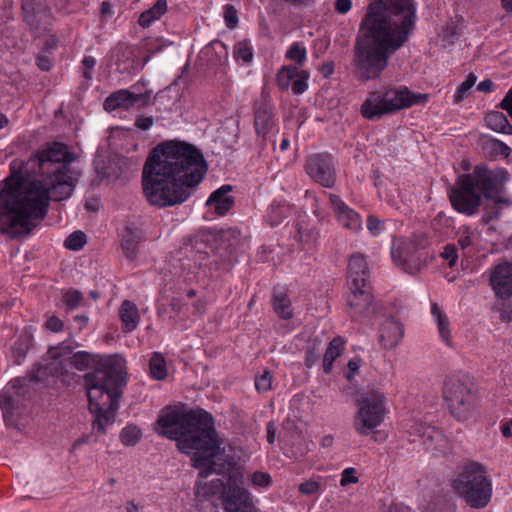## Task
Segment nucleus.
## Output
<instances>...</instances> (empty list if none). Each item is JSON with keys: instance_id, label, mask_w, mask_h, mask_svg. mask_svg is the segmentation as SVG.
<instances>
[{"instance_id": "nucleus-1", "label": "nucleus", "mask_w": 512, "mask_h": 512, "mask_svg": "<svg viewBox=\"0 0 512 512\" xmlns=\"http://www.w3.org/2000/svg\"><path fill=\"white\" fill-rule=\"evenodd\" d=\"M76 158L67 145L52 142L27 161L13 160L0 182V232L25 238L45 219L51 200L68 199L81 176L71 166Z\"/></svg>"}, {"instance_id": "nucleus-2", "label": "nucleus", "mask_w": 512, "mask_h": 512, "mask_svg": "<svg viewBox=\"0 0 512 512\" xmlns=\"http://www.w3.org/2000/svg\"><path fill=\"white\" fill-rule=\"evenodd\" d=\"M416 20L413 0H370L354 39V77L363 83L379 79L390 58L409 41Z\"/></svg>"}, {"instance_id": "nucleus-3", "label": "nucleus", "mask_w": 512, "mask_h": 512, "mask_svg": "<svg viewBox=\"0 0 512 512\" xmlns=\"http://www.w3.org/2000/svg\"><path fill=\"white\" fill-rule=\"evenodd\" d=\"M208 169L194 145L167 141L157 145L142 169V190L149 204L166 208L184 203L202 182Z\"/></svg>"}, {"instance_id": "nucleus-4", "label": "nucleus", "mask_w": 512, "mask_h": 512, "mask_svg": "<svg viewBox=\"0 0 512 512\" xmlns=\"http://www.w3.org/2000/svg\"><path fill=\"white\" fill-rule=\"evenodd\" d=\"M155 430L159 435L176 440L182 453L194 451L192 462L200 470L199 479H205L215 471L214 457L220 443L210 413L202 409L179 412L168 407L161 411Z\"/></svg>"}, {"instance_id": "nucleus-5", "label": "nucleus", "mask_w": 512, "mask_h": 512, "mask_svg": "<svg viewBox=\"0 0 512 512\" xmlns=\"http://www.w3.org/2000/svg\"><path fill=\"white\" fill-rule=\"evenodd\" d=\"M126 375L124 359L115 355L101 359L94 370L84 376L89 410L94 415V433L105 434L107 426L114 423Z\"/></svg>"}, {"instance_id": "nucleus-6", "label": "nucleus", "mask_w": 512, "mask_h": 512, "mask_svg": "<svg viewBox=\"0 0 512 512\" xmlns=\"http://www.w3.org/2000/svg\"><path fill=\"white\" fill-rule=\"evenodd\" d=\"M508 172L503 168L489 169L476 165L471 173L460 174L448 198L452 208L460 214L473 216L482 204V196L494 202L510 206L512 201L504 195Z\"/></svg>"}, {"instance_id": "nucleus-7", "label": "nucleus", "mask_w": 512, "mask_h": 512, "mask_svg": "<svg viewBox=\"0 0 512 512\" xmlns=\"http://www.w3.org/2000/svg\"><path fill=\"white\" fill-rule=\"evenodd\" d=\"M452 487L471 508L486 507L492 497V482L485 467L476 461H468L459 467Z\"/></svg>"}, {"instance_id": "nucleus-8", "label": "nucleus", "mask_w": 512, "mask_h": 512, "mask_svg": "<svg viewBox=\"0 0 512 512\" xmlns=\"http://www.w3.org/2000/svg\"><path fill=\"white\" fill-rule=\"evenodd\" d=\"M443 398L450 413L458 421L471 418L478 405V396L473 383L456 376L445 380Z\"/></svg>"}, {"instance_id": "nucleus-9", "label": "nucleus", "mask_w": 512, "mask_h": 512, "mask_svg": "<svg viewBox=\"0 0 512 512\" xmlns=\"http://www.w3.org/2000/svg\"><path fill=\"white\" fill-rule=\"evenodd\" d=\"M358 410L354 415L353 425L360 435L373 433L381 425L386 415L384 394L378 390H368L356 397Z\"/></svg>"}, {"instance_id": "nucleus-10", "label": "nucleus", "mask_w": 512, "mask_h": 512, "mask_svg": "<svg viewBox=\"0 0 512 512\" xmlns=\"http://www.w3.org/2000/svg\"><path fill=\"white\" fill-rule=\"evenodd\" d=\"M243 485L241 473H233L228 476L227 490L223 498L225 512H260L254 504L251 493Z\"/></svg>"}, {"instance_id": "nucleus-11", "label": "nucleus", "mask_w": 512, "mask_h": 512, "mask_svg": "<svg viewBox=\"0 0 512 512\" xmlns=\"http://www.w3.org/2000/svg\"><path fill=\"white\" fill-rule=\"evenodd\" d=\"M305 171L314 182L325 188H332L336 183L335 159L330 153H315L308 156Z\"/></svg>"}, {"instance_id": "nucleus-12", "label": "nucleus", "mask_w": 512, "mask_h": 512, "mask_svg": "<svg viewBox=\"0 0 512 512\" xmlns=\"http://www.w3.org/2000/svg\"><path fill=\"white\" fill-rule=\"evenodd\" d=\"M350 294L347 297V304L353 318L372 317L379 311L378 304L374 302L371 286L362 287L349 286Z\"/></svg>"}, {"instance_id": "nucleus-13", "label": "nucleus", "mask_w": 512, "mask_h": 512, "mask_svg": "<svg viewBox=\"0 0 512 512\" xmlns=\"http://www.w3.org/2000/svg\"><path fill=\"white\" fill-rule=\"evenodd\" d=\"M22 10L25 22L36 36L43 35L49 30L52 24V13L48 6L36 3L34 0H23Z\"/></svg>"}, {"instance_id": "nucleus-14", "label": "nucleus", "mask_w": 512, "mask_h": 512, "mask_svg": "<svg viewBox=\"0 0 512 512\" xmlns=\"http://www.w3.org/2000/svg\"><path fill=\"white\" fill-rule=\"evenodd\" d=\"M382 95L390 114L416 104L425 103L429 97L428 94L413 93L405 86L388 89Z\"/></svg>"}, {"instance_id": "nucleus-15", "label": "nucleus", "mask_w": 512, "mask_h": 512, "mask_svg": "<svg viewBox=\"0 0 512 512\" xmlns=\"http://www.w3.org/2000/svg\"><path fill=\"white\" fill-rule=\"evenodd\" d=\"M490 284L501 299H507L512 296V264H498L491 272Z\"/></svg>"}, {"instance_id": "nucleus-16", "label": "nucleus", "mask_w": 512, "mask_h": 512, "mask_svg": "<svg viewBox=\"0 0 512 512\" xmlns=\"http://www.w3.org/2000/svg\"><path fill=\"white\" fill-rule=\"evenodd\" d=\"M276 123L274 109L267 99L255 102L254 127L258 136L264 140Z\"/></svg>"}, {"instance_id": "nucleus-17", "label": "nucleus", "mask_w": 512, "mask_h": 512, "mask_svg": "<svg viewBox=\"0 0 512 512\" xmlns=\"http://www.w3.org/2000/svg\"><path fill=\"white\" fill-rule=\"evenodd\" d=\"M417 431L426 450L442 453L447 449L448 440L440 429L429 425H420Z\"/></svg>"}, {"instance_id": "nucleus-18", "label": "nucleus", "mask_w": 512, "mask_h": 512, "mask_svg": "<svg viewBox=\"0 0 512 512\" xmlns=\"http://www.w3.org/2000/svg\"><path fill=\"white\" fill-rule=\"evenodd\" d=\"M392 258L403 270L409 274H414L420 270V259L416 256V247L413 244H401L392 249Z\"/></svg>"}, {"instance_id": "nucleus-19", "label": "nucleus", "mask_w": 512, "mask_h": 512, "mask_svg": "<svg viewBox=\"0 0 512 512\" xmlns=\"http://www.w3.org/2000/svg\"><path fill=\"white\" fill-rule=\"evenodd\" d=\"M233 189L234 187L230 184L222 185L210 194L206 206L213 207L217 215L224 216L235 204V198L229 195Z\"/></svg>"}, {"instance_id": "nucleus-20", "label": "nucleus", "mask_w": 512, "mask_h": 512, "mask_svg": "<svg viewBox=\"0 0 512 512\" xmlns=\"http://www.w3.org/2000/svg\"><path fill=\"white\" fill-rule=\"evenodd\" d=\"M349 286L369 285V268L363 255L355 253L351 255L348 263Z\"/></svg>"}, {"instance_id": "nucleus-21", "label": "nucleus", "mask_w": 512, "mask_h": 512, "mask_svg": "<svg viewBox=\"0 0 512 512\" xmlns=\"http://www.w3.org/2000/svg\"><path fill=\"white\" fill-rule=\"evenodd\" d=\"M404 335V327L394 318L384 321L379 330V341L385 349H392L398 345Z\"/></svg>"}, {"instance_id": "nucleus-22", "label": "nucleus", "mask_w": 512, "mask_h": 512, "mask_svg": "<svg viewBox=\"0 0 512 512\" xmlns=\"http://www.w3.org/2000/svg\"><path fill=\"white\" fill-rule=\"evenodd\" d=\"M360 112L368 120H377L384 115L390 114L382 93L378 91L369 93L361 105Z\"/></svg>"}, {"instance_id": "nucleus-23", "label": "nucleus", "mask_w": 512, "mask_h": 512, "mask_svg": "<svg viewBox=\"0 0 512 512\" xmlns=\"http://www.w3.org/2000/svg\"><path fill=\"white\" fill-rule=\"evenodd\" d=\"M136 104V94L127 89L111 93L104 101L103 107L107 112L123 108L128 110Z\"/></svg>"}, {"instance_id": "nucleus-24", "label": "nucleus", "mask_w": 512, "mask_h": 512, "mask_svg": "<svg viewBox=\"0 0 512 512\" xmlns=\"http://www.w3.org/2000/svg\"><path fill=\"white\" fill-rule=\"evenodd\" d=\"M119 316L125 333L135 330L140 322V314L136 304L130 300H124L119 308Z\"/></svg>"}, {"instance_id": "nucleus-25", "label": "nucleus", "mask_w": 512, "mask_h": 512, "mask_svg": "<svg viewBox=\"0 0 512 512\" xmlns=\"http://www.w3.org/2000/svg\"><path fill=\"white\" fill-rule=\"evenodd\" d=\"M480 146L484 156L490 160H495L500 156L507 158L511 153L509 146L495 138L482 137Z\"/></svg>"}, {"instance_id": "nucleus-26", "label": "nucleus", "mask_w": 512, "mask_h": 512, "mask_svg": "<svg viewBox=\"0 0 512 512\" xmlns=\"http://www.w3.org/2000/svg\"><path fill=\"white\" fill-rule=\"evenodd\" d=\"M226 490L227 485L225 486V483L219 478L212 479L209 482L198 480L195 485V496L199 500H207L211 496L226 492Z\"/></svg>"}, {"instance_id": "nucleus-27", "label": "nucleus", "mask_w": 512, "mask_h": 512, "mask_svg": "<svg viewBox=\"0 0 512 512\" xmlns=\"http://www.w3.org/2000/svg\"><path fill=\"white\" fill-rule=\"evenodd\" d=\"M344 343L345 341L340 336L333 338L329 342L323 357V371L326 374L331 372L333 362L342 354L344 350Z\"/></svg>"}, {"instance_id": "nucleus-28", "label": "nucleus", "mask_w": 512, "mask_h": 512, "mask_svg": "<svg viewBox=\"0 0 512 512\" xmlns=\"http://www.w3.org/2000/svg\"><path fill=\"white\" fill-rule=\"evenodd\" d=\"M217 242L220 247L231 254L241 243V232L233 227L222 229L218 234Z\"/></svg>"}, {"instance_id": "nucleus-29", "label": "nucleus", "mask_w": 512, "mask_h": 512, "mask_svg": "<svg viewBox=\"0 0 512 512\" xmlns=\"http://www.w3.org/2000/svg\"><path fill=\"white\" fill-rule=\"evenodd\" d=\"M273 308L275 313L284 320H289L293 317L291 308V301L286 292L274 289L273 292Z\"/></svg>"}, {"instance_id": "nucleus-30", "label": "nucleus", "mask_w": 512, "mask_h": 512, "mask_svg": "<svg viewBox=\"0 0 512 512\" xmlns=\"http://www.w3.org/2000/svg\"><path fill=\"white\" fill-rule=\"evenodd\" d=\"M166 11L167 1L157 0L151 8L140 14L138 23L143 28L149 27L154 21L159 20Z\"/></svg>"}, {"instance_id": "nucleus-31", "label": "nucleus", "mask_w": 512, "mask_h": 512, "mask_svg": "<svg viewBox=\"0 0 512 512\" xmlns=\"http://www.w3.org/2000/svg\"><path fill=\"white\" fill-rule=\"evenodd\" d=\"M486 125L493 131L503 134H512V126L504 113L491 111L485 116Z\"/></svg>"}, {"instance_id": "nucleus-32", "label": "nucleus", "mask_w": 512, "mask_h": 512, "mask_svg": "<svg viewBox=\"0 0 512 512\" xmlns=\"http://www.w3.org/2000/svg\"><path fill=\"white\" fill-rule=\"evenodd\" d=\"M58 362H50L46 365L35 364L32 370L28 374V378L31 382H43L50 376H57L59 373Z\"/></svg>"}, {"instance_id": "nucleus-33", "label": "nucleus", "mask_w": 512, "mask_h": 512, "mask_svg": "<svg viewBox=\"0 0 512 512\" xmlns=\"http://www.w3.org/2000/svg\"><path fill=\"white\" fill-rule=\"evenodd\" d=\"M431 313L437 321L440 337L448 346H451L450 323L448 317L441 311L437 303H433L431 305Z\"/></svg>"}, {"instance_id": "nucleus-34", "label": "nucleus", "mask_w": 512, "mask_h": 512, "mask_svg": "<svg viewBox=\"0 0 512 512\" xmlns=\"http://www.w3.org/2000/svg\"><path fill=\"white\" fill-rule=\"evenodd\" d=\"M32 346V337L30 335H21L12 346V356L14 363L20 365L26 358L28 351Z\"/></svg>"}, {"instance_id": "nucleus-35", "label": "nucleus", "mask_w": 512, "mask_h": 512, "mask_svg": "<svg viewBox=\"0 0 512 512\" xmlns=\"http://www.w3.org/2000/svg\"><path fill=\"white\" fill-rule=\"evenodd\" d=\"M140 237L132 230L126 229L122 240V249L126 258L134 260L138 253Z\"/></svg>"}, {"instance_id": "nucleus-36", "label": "nucleus", "mask_w": 512, "mask_h": 512, "mask_svg": "<svg viewBox=\"0 0 512 512\" xmlns=\"http://www.w3.org/2000/svg\"><path fill=\"white\" fill-rule=\"evenodd\" d=\"M340 224L353 232H358L362 227L361 217L354 210L347 207L338 215Z\"/></svg>"}, {"instance_id": "nucleus-37", "label": "nucleus", "mask_w": 512, "mask_h": 512, "mask_svg": "<svg viewBox=\"0 0 512 512\" xmlns=\"http://www.w3.org/2000/svg\"><path fill=\"white\" fill-rule=\"evenodd\" d=\"M149 369L151 376L156 380H164L167 377L166 361L158 352L150 358Z\"/></svg>"}, {"instance_id": "nucleus-38", "label": "nucleus", "mask_w": 512, "mask_h": 512, "mask_svg": "<svg viewBox=\"0 0 512 512\" xmlns=\"http://www.w3.org/2000/svg\"><path fill=\"white\" fill-rule=\"evenodd\" d=\"M298 68L296 66H283L277 73V85L280 90L286 91L292 85L291 81L297 76Z\"/></svg>"}, {"instance_id": "nucleus-39", "label": "nucleus", "mask_w": 512, "mask_h": 512, "mask_svg": "<svg viewBox=\"0 0 512 512\" xmlns=\"http://www.w3.org/2000/svg\"><path fill=\"white\" fill-rule=\"evenodd\" d=\"M141 437V430L135 425L125 427L120 433V440L125 446H135Z\"/></svg>"}, {"instance_id": "nucleus-40", "label": "nucleus", "mask_w": 512, "mask_h": 512, "mask_svg": "<svg viewBox=\"0 0 512 512\" xmlns=\"http://www.w3.org/2000/svg\"><path fill=\"white\" fill-rule=\"evenodd\" d=\"M86 241V234L78 230L74 231L66 238L64 246L69 250L78 251L83 248V246L86 244Z\"/></svg>"}, {"instance_id": "nucleus-41", "label": "nucleus", "mask_w": 512, "mask_h": 512, "mask_svg": "<svg viewBox=\"0 0 512 512\" xmlns=\"http://www.w3.org/2000/svg\"><path fill=\"white\" fill-rule=\"evenodd\" d=\"M62 301L70 310L78 308L83 302V294L79 290L70 289L63 292Z\"/></svg>"}, {"instance_id": "nucleus-42", "label": "nucleus", "mask_w": 512, "mask_h": 512, "mask_svg": "<svg viewBox=\"0 0 512 512\" xmlns=\"http://www.w3.org/2000/svg\"><path fill=\"white\" fill-rule=\"evenodd\" d=\"M476 80H477V77L473 73H470L467 76L466 80L461 83V85L458 87V89L454 95L455 103H459L468 97V95L470 94L471 88L476 83Z\"/></svg>"}, {"instance_id": "nucleus-43", "label": "nucleus", "mask_w": 512, "mask_h": 512, "mask_svg": "<svg viewBox=\"0 0 512 512\" xmlns=\"http://www.w3.org/2000/svg\"><path fill=\"white\" fill-rule=\"evenodd\" d=\"M93 362V356L85 351L75 353L70 360V364L77 370H86Z\"/></svg>"}, {"instance_id": "nucleus-44", "label": "nucleus", "mask_w": 512, "mask_h": 512, "mask_svg": "<svg viewBox=\"0 0 512 512\" xmlns=\"http://www.w3.org/2000/svg\"><path fill=\"white\" fill-rule=\"evenodd\" d=\"M310 74L306 70H298L297 76L293 79L291 89L295 95L303 94L308 88V79Z\"/></svg>"}, {"instance_id": "nucleus-45", "label": "nucleus", "mask_w": 512, "mask_h": 512, "mask_svg": "<svg viewBox=\"0 0 512 512\" xmlns=\"http://www.w3.org/2000/svg\"><path fill=\"white\" fill-rule=\"evenodd\" d=\"M306 48L298 42L293 43L286 52V58L295 61L298 65H302L306 60Z\"/></svg>"}, {"instance_id": "nucleus-46", "label": "nucleus", "mask_w": 512, "mask_h": 512, "mask_svg": "<svg viewBox=\"0 0 512 512\" xmlns=\"http://www.w3.org/2000/svg\"><path fill=\"white\" fill-rule=\"evenodd\" d=\"M234 57L235 59H241L246 63L252 60L253 52L247 40L240 41L234 46Z\"/></svg>"}, {"instance_id": "nucleus-47", "label": "nucleus", "mask_w": 512, "mask_h": 512, "mask_svg": "<svg viewBox=\"0 0 512 512\" xmlns=\"http://www.w3.org/2000/svg\"><path fill=\"white\" fill-rule=\"evenodd\" d=\"M298 490L305 496H311L321 490V483L314 479L306 480L299 484Z\"/></svg>"}, {"instance_id": "nucleus-48", "label": "nucleus", "mask_w": 512, "mask_h": 512, "mask_svg": "<svg viewBox=\"0 0 512 512\" xmlns=\"http://www.w3.org/2000/svg\"><path fill=\"white\" fill-rule=\"evenodd\" d=\"M272 387V375L270 371L265 370L255 379V388L258 392H267Z\"/></svg>"}, {"instance_id": "nucleus-49", "label": "nucleus", "mask_w": 512, "mask_h": 512, "mask_svg": "<svg viewBox=\"0 0 512 512\" xmlns=\"http://www.w3.org/2000/svg\"><path fill=\"white\" fill-rule=\"evenodd\" d=\"M299 234H300V239L303 242V244L308 245V246L316 244L318 237H319V232L314 228H307V227H303V229L300 228Z\"/></svg>"}, {"instance_id": "nucleus-50", "label": "nucleus", "mask_w": 512, "mask_h": 512, "mask_svg": "<svg viewBox=\"0 0 512 512\" xmlns=\"http://www.w3.org/2000/svg\"><path fill=\"white\" fill-rule=\"evenodd\" d=\"M224 20L229 29H234L238 25V14L233 5L227 4L224 6Z\"/></svg>"}, {"instance_id": "nucleus-51", "label": "nucleus", "mask_w": 512, "mask_h": 512, "mask_svg": "<svg viewBox=\"0 0 512 512\" xmlns=\"http://www.w3.org/2000/svg\"><path fill=\"white\" fill-rule=\"evenodd\" d=\"M0 409L3 411L4 420L7 421L9 413L15 409L14 398L8 395L6 392L0 394Z\"/></svg>"}, {"instance_id": "nucleus-52", "label": "nucleus", "mask_w": 512, "mask_h": 512, "mask_svg": "<svg viewBox=\"0 0 512 512\" xmlns=\"http://www.w3.org/2000/svg\"><path fill=\"white\" fill-rule=\"evenodd\" d=\"M251 482L258 487H268L271 482V476L266 472L256 471L251 475Z\"/></svg>"}, {"instance_id": "nucleus-53", "label": "nucleus", "mask_w": 512, "mask_h": 512, "mask_svg": "<svg viewBox=\"0 0 512 512\" xmlns=\"http://www.w3.org/2000/svg\"><path fill=\"white\" fill-rule=\"evenodd\" d=\"M441 256L449 261L450 267H453L458 259L457 246L455 244H447L441 252Z\"/></svg>"}, {"instance_id": "nucleus-54", "label": "nucleus", "mask_w": 512, "mask_h": 512, "mask_svg": "<svg viewBox=\"0 0 512 512\" xmlns=\"http://www.w3.org/2000/svg\"><path fill=\"white\" fill-rule=\"evenodd\" d=\"M82 64L84 67V71H83L84 78L87 80H91L92 79V71L96 65V59L92 56H85L82 61Z\"/></svg>"}, {"instance_id": "nucleus-55", "label": "nucleus", "mask_w": 512, "mask_h": 512, "mask_svg": "<svg viewBox=\"0 0 512 512\" xmlns=\"http://www.w3.org/2000/svg\"><path fill=\"white\" fill-rule=\"evenodd\" d=\"M318 358L317 348L315 346L308 347L305 355V366L311 368L318 361Z\"/></svg>"}, {"instance_id": "nucleus-56", "label": "nucleus", "mask_w": 512, "mask_h": 512, "mask_svg": "<svg viewBox=\"0 0 512 512\" xmlns=\"http://www.w3.org/2000/svg\"><path fill=\"white\" fill-rule=\"evenodd\" d=\"M355 474V469L354 468H346L343 472H342V477H341V480H340V484L342 486H346L350 483H357L358 482V478L354 475Z\"/></svg>"}, {"instance_id": "nucleus-57", "label": "nucleus", "mask_w": 512, "mask_h": 512, "mask_svg": "<svg viewBox=\"0 0 512 512\" xmlns=\"http://www.w3.org/2000/svg\"><path fill=\"white\" fill-rule=\"evenodd\" d=\"M45 326L52 332H59L63 329V321L57 316H51L47 319Z\"/></svg>"}, {"instance_id": "nucleus-58", "label": "nucleus", "mask_w": 512, "mask_h": 512, "mask_svg": "<svg viewBox=\"0 0 512 512\" xmlns=\"http://www.w3.org/2000/svg\"><path fill=\"white\" fill-rule=\"evenodd\" d=\"M329 200L337 215L348 207L338 195L329 194Z\"/></svg>"}, {"instance_id": "nucleus-59", "label": "nucleus", "mask_w": 512, "mask_h": 512, "mask_svg": "<svg viewBox=\"0 0 512 512\" xmlns=\"http://www.w3.org/2000/svg\"><path fill=\"white\" fill-rule=\"evenodd\" d=\"M334 8L337 13L346 14L352 8V0H336Z\"/></svg>"}, {"instance_id": "nucleus-60", "label": "nucleus", "mask_w": 512, "mask_h": 512, "mask_svg": "<svg viewBox=\"0 0 512 512\" xmlns=\"http://www.w3.org/2000/svg\"><path fill=\"white\" fill-rule=\"evenodd\" d=\"M472 244L473 242L471 236L467 231L459 235L457 245L461 248L463 252L470 248Z\"/></svg>"}, {"instance_id": "nucleus-61", "label": "nucleus", "mask_w": 512, "mask_h": 512, "mask_svg": "<svg viewBox=\"0 0 512 512\" xmlns=\"http://www.w3.org/2000/svg\"><path fill=\"white\" fill-rule=\"evenodd\" d=\"M37 66L42 71H49L52 68V60L45 54H39L37 56Z\"/></svg>"}, {"instance_id": "nucleus-62", "label": "nucleus", "mask_w": 512, "mask_h": 512, "mask_svg": "<svg viewBox=\"0 0 512 512\" xmlns=\"http://www.w3.org/2000/svg\"><path fill=\"white\" fill-rule=\"evenodd\" d=\"M154 124V119L152 117H138L135 121V126L141 130H148Z\"/></svg>"}, {"instance_id": "nucleus-63", "label": "nucleus", "mask_w": 512, "mask_h": 512, "mask_svg": "<svg viewBox=\"0 0 512 512\" xmlns=\"http://www.w3.org/2000/svg\"><path fill=\"white\" fill-rule=\"evenodd\" d=\"M334 67H335L334 62L328 61V62L323 63L319 67V71L323 75L324 78H329L334 72Z\"/></svg>"}, {"instance_id": "nucleus-64", "label": "nucleus", "mask_w": 512, "mask_h": 512, "mask_svg": "<svg viewBox=\"0 0 512 512\" xmlns=\"http://www.w3.org/2000/svg\"><path fill=\"white\" fill-rule=\"evenodd\" d=\"M367 228L372 233L378 232L380 229V220L377 217L370 215L367 219Z\"/></svg>"}]
</instances>
